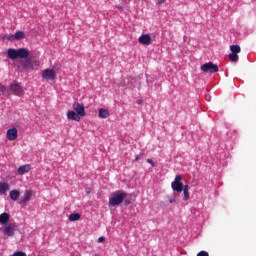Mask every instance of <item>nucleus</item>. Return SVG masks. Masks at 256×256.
Segmentation results:
<instances>
[{
  "label": "nucleus",
  "mask_w": 256,
  "mask_h": 256,
  "mask_svg": "<svg viewBox=\"0 0 256 256\" xmlns=\"http://www.w3.org/2000/svg\"><path fill=\"white\" fill-rule=\"evenodd\" d=\"M81 219V214L80 213H72L69 216V220L71 222L79 221Z\"/></svg>",
  "instance_id": "obj_20"
},
{
  "label": "nucleus",
  "mask_w": 256,
  "mask_h": 256,
  "mask_svg": "<svg viewBox=\"0 0 256 256\" xmlns=\"http://www.w3.org/2000/svg\"><path fill=\"white\" fill-rule=\"evenodd\" d=\"M104 241H105V237L104 236L99 237L98 243H103Z\"/></svg>",
  "instance_id": "obj_28"
},
{
  "label": "nucleus",
  "mask_w": 256,
  "mask_h": 256,
  "mask_svg": "<svg viewBox=\"0 0 256 256\" xmlns=\"http://www.w3.org/2000/svg\"><path fill=\"white\" fill-rule=\"evenodd\" d=\"M8 54V58L11 59L12 61H15L17 59H25L23 61H21V66L22 69L25 71H32L34 70L32 61L29 57L30 53L29 50L26 48H19V49H15V48H9L7 51Z\"/></svg>",
  "instance_id": "obj_1"
},
{
  "label": "nucleus",
  "mask_w": 256,
  "mask_h": 256,
  "mask_svg": "<svg viewBox=\"0 0 256 256\" xmlns=\"http://www.w3.org/2000/svg\"><path fill=\"white\" fill-rule=\"evenodd\" d=\"M9 92H12L13 95L22 97L24 95V89L19 82H13L10 85Z\"/></svg>",
  "instance_id": "obj_4"
},
{
  "label": "nucleus",
  "mask_w": 256,
  "mask_h": 256,
  "mask_svg": "<svg viewBox=\"0 0 256 256\" xmlns=\"http://www.w3.org/2000/svg\"><path fill=\"white\" fill-rule=\"evenodd\" d=\"M67 118L69 120L76 121V122H80V120H81L80 115L77 112L73 111V110L68 111Z\"/></svg>",
  "instance_id": "obj_13"
},
{
  "label": "nucleus",
  "mask_w": 256,
  "mask_h": 256,
  "mask_svg": "<svg viewBox=\"0 0 256 256\" xmlns=\"http://www.w3.org/2000/svg\"><path fill=\"white\" fill-rule=\"evenodd\" d=\"M110 116V112L108 109L100 108L99 109V118L101 119H107Z\"/></svg>",
  "instance_id": "obj_16"
},
{
  "label": "nucleus",
  "mask_w": 256,
  "mask_h": 256,
  "mask_svg": "<svg viewBox=\"0 0 256 256\" xmlns=\"http://www.w3.org/2000/svg\"><path fill=\"white\" fill-rule=\"evenodd\" d=\"M182 191H184V201H188L190 199L189 185H184Z\"/></svg>",
  "instance_id": "obj_19"
},
{
  "label": "nucleus",
  "mask_w": 256,
  "mask_h": 256,
  "mask_svg": "<svg viewBox=\"0 0 256 256\" xmlns=\"http://www.w3.org/2000/svg\"><path fill=\"white\" fill-rule=\"evenodd\" d=\"M196 256H209V254L205 250H202V251L198 252V254H196Z\"/></svg>",
  "instance_id": "obj_24"
},
{
  "label": "nucleus",
  "mask_w": 256,
  "mask_h": 256,
  "mask_svg": "<svg viewBox=\"0 0 256 256\" xmlns=\"http://www.w3.org/2000/svg\"><path fill=\"white\" fill-rule=\"evenodd\" d=\"M230 51L231 53L238 55L241 52V47L239 45H231Z\"/></svg>",
  "instance_id": "obj_21"
},
{
  "label": "nucleus",
  "mask_w": 256,
  "mask_h": 256,
  "mask_svg": "<svg viewBox=\"0 0 256 256\" xmlns=\"http://www.w3.org/2000/svg\"><path fill=\"white\" fill-rule=\"evenodd\" d=\"M167 0H158V2L156 3L157 5H162L164 3H166Z\"/></svg>",
  "instance_id": "obj_27"
},
{
  "label": "nucleus",
  "mask_w": 256,
  "mask_h": 256,
  "mask_svg": "<svg viewBox=\"0 0 256 256\" xmlns=\"http://www.w3.org/2000/svg\"><path fill=\"white\" fill-rule=\"evenodd\" d=\"M10 186L6 182H0V194L4 195L7 191H9Z\"/></svg>",
  "instance_id": "obj_17"
},
{
  "label": "nucleus",
  "mask_w": 256,
  "mask_h": 256,
  "mask_svg": "<svg viewBox=\"0 0 256 256\" xmlns=\"http://www.w3.org/2000/svg\"><path fill=\"white\" fill-rule=\"evenodd\" d=\"M25 38V33L23 31H17L15 35L11 34L7 37V40H23Z\"/></svg>",
  "instance_id": "obj_11"
},
{
  "label": "nucleus",
  "mask_w": 256,
  "mask_h": 256,
  "mask_svg": "<svg viewBox=\"0 0 256 256\" xmlns=\"http://www.w3.org/2000/svg\"><path fill=\"white\" fill-rule=\"evenodd\" d=\"M228 59H230L231 62H237L239 60V56L236 53H230L228 54Z\"/></svg>",
  "instance_id": "obj_22"
},
{
  "label": "nucleus",
  "mask_w": 256,
  "mask_h": 256,
  "mask_svg": "<svg viewBox=\"0 0 256 256\" xmlns=\"http://www.w3.org/2000/svg\"><path fill=\"white\" fill-rule=\"evenodd\" d=\"M183 177L181 175H176V178H174V181H172V190L181 193L183 191V188L185 187L183 183L181 182Z\"/></svg>",
  "instance_id": "obj_5"
},
{
  "label": "nucleus",
  "mask_w": 256,
  "mask_h": 256,
  "mask_svg": "<svg viewBox=\"0 0 256 256\" xmlns=\"http://www.w3.org/2000/svg\"><path fill=\"white\" fill-rule=\"evenodd\" d=\"M174 202V200H170V203H173Z\"/></svg>",
  "instance_id": "obj_32"
},
{
  "label": "nucleus",
  "mask_w": 256,
  "mask_h": 256,
  "mask_svg": "<svg viewBox=\"0 0 256 256\" xmlns=\"http://www.w3.org/2000/svg\"><path fill=\"white\" fill-rule=\"evenodd\" d=\"M151 36L150 34H142L140 37H138V43L144 45V46H150L151 45Z\"/></svg>",
  "instance_id": "obj_9"
},
{
  "label": "nucleus",
  "mask_w": 256,
  "mask_h": 256,
  "mask_svg": "<svg viewBox=\"0 0 256 256\" xmlns=\"http://www.w3.org/2000/svg\"><path fill=\"white\" fill-rule=\"evenodd\" d=\"M32 167L30 164H25V165H22L20 166L18 169H17V173L19 175H24V174H27L31 171Z\"/></svg>",
  "instance_id": "obj_12"
},
{
  "label": "nucleus",
  "mask_w": 256,
  "mask_h": 256,
  "mask_svg": "<svg viewBox=\"0 0 256 256\" xmlns=\"http://www.w3.org/2000/svg\"><path fill=\"white\" fill-rule=\"evenodd\" d=\"M42 78L46 81H54L56 79V72L54 69L47 68L42 73Z\"/></svg>",
  "instance_id": "obj_7"
},
{
  "label": "nucleus",
  "mask_w": 256,
  "mask_h": 256,
  "mask_svg": "<svg viewBox=\"0 0 256 256\" xmlns=\"http://www.w3.org/2000/svg\"><path fill=\"white\" fill-rule=\"evenodd\" d=\"M10 197L12 201H17L20 197V192L16 189L10 191Z\"/></svg>",
  "instance_id": "obj_18"
},
{
  "label": "nucleus",
  "mask_w": 256,
  "mask_h": 256,
  "mask_svg": "<svg viewBox=\"0 0 256 256\" xmlns=\"http://www.w3.org/2000/svg\"><path fill=\"white\" fill-rule=\"evenodd\" d=\"M0 92L2 93V95H5V93L7 92L8 95H10V89H7L5 85L0 84Z\"/></svg>",
  "instance_id": "obj_23"
},
{
  "label": "nucleus",
  "mask_w": 256,
  "mask_h": 256,
  "mask_svg": "<svg viewBox=\"0 0 256 256\" xmlns=\"http://www.w3.org/2000/svg\"><path fill=\"white\" fill-rule=\"evenodd\" d=\"M128 194L124 191H116L113 192L110 199L109 204L112 207L119 206L123 203V201L127 198Z\"/></svg>",
  "instance_id": "obj_2"
},
{
  "label": "nucleus",
  "mask_w": 256,
  "mask_h": 256,
  "mask_svg": "<svg viewBox=\"0 0 256 256\" xmlns=\"http://www.w3.org/2000/svg\"><path fill=\"white\" fill-rule=\"evenodd\" d=\"M34 65H35L36 67H39V66H40V61H38V60L34 61Z\"/></svg>",
  "instance_id": "obj_30"
},
{
  "label": "nucleus",
  "mask_w": 256,
  "mask_h": 256,
  "mask_svg": "<svg viewBox=\"0 0 256 256\" xmlns=\"http://www.w3.org/2000/svg\"><path fill=\"white\" fill-rule=\"evenodd\" d=\"M200 71L204 73L215 74L219 72V66L213 62H207L200 66Z\"/></svg>",
  "instance_id": "obj_3"
},
{
  "label": "nucleus",
  "mask_w": 256,
  "mask_h": 256,
  "mask_svg": "<svg viewBox=\"0 0 256 256\" xmlns=\"http://www.w3.org/2000/svg\"><path fill=\"white\" fill-rule=\"evenodd\" d=\"M32 198V190H26L24 192L23 197L21 198V203L26 204L28 203Z\"/></svg>",
  "instance_id": "obj_14"
},
{
  "label": "nucleus",
  "mask_w": 256,
  "mask_h": 256,
  "mask_svg": "<svg viewBox=\"0 0 256 256\" xmlns=\"http://www.w3.org/2000/svg\"><path fill=\"white\" fill-rule=\"evenodd\" d=\"M125 204H126V206H128V205L131 204V202H130L129 200H126V201H125Z\"/></svg>",
  "instance_id": "obj_31"
},
{
  "label": "nucleus",
  "mask_w": 256,
  "mask_h": 256,
  "mask_svg": "<svg viewBox=\"0 0 256 256\" xmlns=\"http://www.w3.org/2000/svg\"><path fill=\"white\" fill-rule=\"evenodd\" d=\"M10 220V214L7 212H3L0 214V224L5 225Z\"/></svg>",
  "instance_id": "obj_15"
},
{
  "label": "nucleus",
  "mask_w": 256,
  "mask_h": 256,
  "mask_svg": "<svg viewBox=\"0 0 256 256\" xmlns=\"http://www.w3.org/2000/svg\"><path fill=\"white\" fill-rule=\"evenodd\" d=\"M146 162H148V164H151L152 167H155V163L151 158L146 159Z\"/></svg>",
  "instance_id": "obj_26"
},
{
  "label": "nucleus",
  "mask_w": 256,
  "mask_h": 256,
  "mask_svg": "<svg viewBox=\"0 0 256 256\" xmlns=\"http://www.w3.org/2000/svg\"><path fill=\"white\" fill-rule=\"evenodd\" d=\"M17 227L18 225L15 222L10 223L3 229V234L7 237H13Z\"/></svg>",
  "instance_id": "obj_6"
},
{
  "label": "nucleus",
  "mask_w": 256,
  "mask_h": 256,
  "mask_svg": "<svg viewBox=\"0 0 256 256\" xmlns=\"http://www.w3.org/2000/svg\"><path fill=\"white\" fill-rule=\"evenodd\" d=\"M142 156H143V154H140V156H136V158H134V162L139 161Z\"/></svg>",
  "instance_id": "obj_29"
},
{
  "label": "nucleus",
  "mask_w": 256,
  "mask_h": 256,
  "mask_svg": "<svg viewBox=\"0 0 256 256\" xmlns=\"http://www.w3.org/2000/svg\"><path fill=\"white\" fill-rule=\"evenodd\" d=\"M73 109L76 111V113L80 117H85L86 113H85V107L83 103L75 102L73 104Z\"/></svg>",
  "instance_id": "obj_8"
},
{
  "label": "nucleus",
  "mask_w": 256,
  "mask_h": 256,
  "mask_svg": "<svg viewBox=\"0 0 256 256\" xmlns=\"http://www.w3.org/2000/svg\"><path fill=\"white\" fill-rule=\"evenodd\" d=\"M18 137V130L17 128H10L7 130V139L9 141H15Z\"/></svg>",
  "instance_id": "obj_10"
},
{
  "label": "nucleus",
  "mask_w": 256,
  "mask_h": 256,
  "mask_svg": "<svg viewBox=\"0 0 256 256\" xmlns=\"http://www.w3.org/2000/svg\"><path fill=\"white\" fill-rule=\"evenodd\" d=\"M11 256H26L25 252H15Z\"/></svg>",
  "instance_id": "obj_25"
}]
</instances>
